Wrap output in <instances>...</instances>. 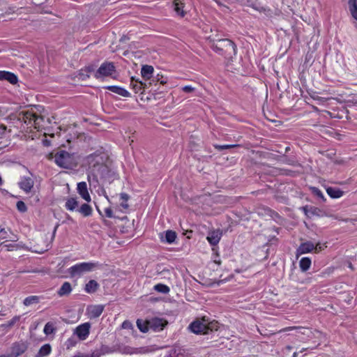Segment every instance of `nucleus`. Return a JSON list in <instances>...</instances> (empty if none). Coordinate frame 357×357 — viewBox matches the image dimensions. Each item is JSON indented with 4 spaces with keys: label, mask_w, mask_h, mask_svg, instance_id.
Masks as SVG:
<instances>
[{
    "label": "nucleus",
    "mask_w": 357,
    "mask_h": 357,
    "mask_svg": "<svg viewBox=\"0 0 357 357\" xmlns=\"http://www.w3.org/2000/svg\"><path fill=\"white\" fill-rule=\"evenodd\" d=\"M266 8H267V6H262L259 5V8H255V10H257L259 13H264V10H266Z\"/></svg>",
    "instance_id": "6e6d98bb"
},
{
    "label": "nucleus",
    "mask_w": 357,
    "mask_h": 357,
    "mask_svg": "<svg viewBox=\"0 0 357 357\" xmlns=\"http://www.w3.org/2000/svg\"><path fill=\"white\" fill-rule=\"evenodd\" d=\"M34 181L32 178L29 176H23L19 182L20 188L25 192H30L33 188Z\"/></svg>",
    "instance_id": "ddd939ff"
},
{
    "label": "nucleus",
    "mask_w": 357,
    "mask_h": 357,
    "mask_svg": "<svg viewBox=\"0 0 357 357\" xmlns=\"http://www.w3.org/2000/svg\"><path fill=\"white\" fill-rule=\"evenodd\" d=\"M264 15L268 17L272 18L273 16L279 15L280 11L278 9L272 10L269 7H267L264 11Z\"/></svg>",
    "instance_id": "72a5a7b5"
},
{
    "label": "nucleus",
    "mask_w": 357,
    "mask_h": 357,
    "mask_svg": "<svg viewBox=\"0 0 357 357\" xmlns=\"http://www.w3.org/2000/svg\"><path fill=\"white\" fill-rule=\"evenodd\" d=\"M28 348V343L26 341L14 342L8 353L0 355V357H18L23 354Z\"/></svg>",
    "instance_id": "0eeeda50"
},
{
    "label": "nucleus",
    "mask_w": 357,
    "mask_h": 357,
    "mask_svg": "<svg viewBox=\"0 0 357 357\" xmlns=\"http://www.w3.org/2000/svg\"><path fill=\"white\" fill-rule=\"evenodd\" d=\"M99 284L94 280H89L84 287V291L88 294L95 293L99 288Z\"/></svg>",
    "instance_id": "aec40b11"
},
{
    "label": "nucleus",
    "mask_w": 357,
    "mask_h": 357,
    "mask_svg": "<svg viewBox=\"0 0 357 357\" xmlns=\"http://www.w3.org/2000/svg\"><path fill=\"white\" fill-rule=\"evenodd\" d=\"M51 351L50 344H45L40 347L35 357H45L51 353Z\"/></svg>",
    "instance_id": "b1692460"
},
{
    "label": "nucleus",
    "mask_w": 357,
    "mask_h": 357,
    "mask_svg": "<svg viewBox=\"0 0 357 357\" xmlns=\"http://www.w3.org/2000/svg\"><path fill=\"white\" fill-rule=\"evenodd\" d=\"M311 191L312 192V194L315 196H317V197L320 198L322 202H326V198L324 196V194L322 193V192L318 188H316V187H312L311 188Z\"/></svg>",
    "instance_id": "58836bf2"
},
{
    "label": "nucleus",
    "mask_w": 357,
    "mask_h": 357,
    "mask_svg": "<svg viewBox=\"0 0 357 357\" xmlns=\"http://www.w3.org/2000/svg\"><path fill=\"white\" fill-rule=\"evenodd\" d=\"M97 351L98 352H100L101 354V355H102V354H112L114 352H116V349H110L107 346L102 345L101 347L100 351H98V350H97Z\"/></svg>",
    "instance_id": "37998d69"
},
{
    "label": "nucleus",
    "mask_w": 357,
    "mask_h": 357,
    "mask_svg": "<svg viewBox=\"0 0 357 357\" xmlns=\"http://www.w3.org/2000/svg\"><path fill=\"white\" fill-rule=\"evenodd\" d=\"M130 324L128 322V321H124L123 324H122V327L123 328H126L128 327V326L130 325Z\"/></svg>",
    "instance_id": "bf43d9fd"
},
{
    "label": "nucleus",
    "mask_w": 357,
    "mask_h": 357,
    "mask_svg": "<svg viewBox=\"0 0 357 357\" xmlns=\"http://www.w3.org/2000/svg\"><path fill=\"white\" fill-rule=\"evenodd\" d=\"M5 248L7 251H12L18 248L17 245L15 244H6L4 242L0 243V252Z\"/></svg>",
    "instance_id": "79ce46f5"
},
{
    "label": "nucleus",
    "mask_w": 357,
    "mask_h": 357,
    "mask_svg": "<svg viewBox=\"0 0 357 357\" xmlns=\"http://www.w3.org/2000/svg\"><path fill=\"white\" fill-rule=\"evenodd\" d=\"M77 211H79L84 217H87L92 214L93 209L91 206L88 204H83L79 208H77Z\"/></svg>",
    "instance_id": "bb28decb"
},
{
    "label": "nucleus",
    "mask_w": 357,
    "mask_h": 357,
    "mask_svg": "<svg viewBox=\"0 0 357 357\" xmlns=\"http://www.w3.org/2000/svg\"><path fill=\"white\" fill-rule=\"evenodd\" d=\"M93 158H94V155H90L89 156V160H91L92 159H93Z\"/></svg>",
    "instance_id": "69168bd1"
},
{
    "label": "nucleus",
    "mask_w": 357,
    "mask_h": 357,
    "mask_svg": "<svg viewBox=\"0 0 357 357\" xmlns=\"http://www.w3.org/2000/svg\"><path fill=\"white\" fill-rule=\"evenodd\" d=\"M310 218H312L314 216L324 217V215H326V212L318 207L310 206Z\"/></svg>",
    "instance_id": "cd10ccee"
},
{
    "label": "nucleus",
    "mask_w": 357,
    "mask_h": 357,
    "mask_svg": "<svg viewBox=\"0 0 357 357\" xmlns=\"http://www.w3.org/2000/svg\"><path fill=\"white\" fill-rule=\"evenodd\" d=\"M100 266L98 262H82L72 266L68 269V273L72 278L81 277L83 274L91 272Z\"/></svg>",
    "instance_id": "20e7f679"
},
{
    "label": "nucleus",
    "mask_w": 357,
    "mask_h": 357,
    "mask_svg": "<svg viewBox=\"0 0 357 357\" xmlns=\"http://www.w3.org/2000/svg\"><path fill=\"white\" fill-rule=\"evenodd\" d=\"M0 80H7L10 84H15L17 82V75L8 71H0Z\"/></svg>",
    "instance_id": "dca6fc26"
},
{
    "label": "nucleus",
    "mask_w": 357,
    "mask_h": 357,
    "mask_svg": "<svg viewBox=\"0 0 357 357\" xmlns=\"http://www.w3.org/2000/svg\"><path fill=\"white\" fill-rule=\"evenodd\" d=\"M57 227H58V225H56L54 229V231L52 232V234H51V236H50V239L48 242H47L45 243V245L44 248H41L38 250H36V252H38V253H43L45 252V251L48 250L50 248H51V245H52V243L54 239V237H55V234H56V229H57Z\"/></svg>",
    "instance_id": "4be33fe9"
},
{
    "label": "nucleus",
    "mask_w": 357,
    "mask_h": 357,
    "mask_svg": "<svg viewBox=\"0 0 357 357\" xmlns=\"http://www.w3.org/2000/svg\"><path fill=\"white\" fill-rule=\"evenodd\" d=\"M149 328H153L154 331H161L163 329L165 324L161 319H155L152 321H149Z\"/></svg>",
    "instance_id": "393cba45"
},
{
    "label": "nucleus",
    "mask_w": 357,
    "mask_h": 357,
    "mask_svg": "<svg viewBox=\"0 0 357 357\" xmlns=\"http://www.w3.org/2000/svg\"><path fill=\"white\" fill-rule=\"evenodd\" d=\"M79 206V202L77 200V198L71 197L66 200L65 204V207L67 210L73 211L75 210H77Z\"/></svg>",
    "instance_id": "412c9836"
},
{
    "label": "nucleus",
    "mask_w": 357,
    "mask_h": 357,
    "mask_svg": "<svg viewBox=\"0 0 357 357\" xmlns=\"http://www.w3.org/2000/svg\"><path fill=\"white\" fill-rule=\"evenodd\" d=\"M77 192L79 195L87 202H91V196L88 192L87 184L86 182L82 181L77 183Z\"/></svg>",
    "instance_id": "4468645a"
},
{
    "label": "nucleus",
    "mask_w": 357,
    "mask_h": 357,
    "mask_svg": "<svg viewBox=\"0 0 357 357\" xmlns=\"http://www.w3.org/2000/svg\"><path fill=\"white\" fill-rule=\"evenodd\" d=\"M9 238L8 231L4 228L0 227V241Z\"/></svg>",
    "instance_id": "49530a36"
},
{
    "label": "nucleus",
    "mask_w": 357,
    "mask_h": 357,
    "mask_svg": "<svg viewBox=\"0 0 357 357\" xmlns=\"http://www.w3.org/2000/svg\"><path fill=\"white\" fill-rule=\"evenodd\" d=\"M137 326L138 328L143 333L147 332L150 328L149 325L148 324V322H143L140 320H137Z\"/></svg>",
    "instance_id": "e433bc0d"
},
{
    "label": "nucleus",
    "mask_w": 357,
    "mask_h": 357,
    "mask_svg": "<svg viewBox=\"0 0 357 357\" xmlns=\"http://www.w3.org/2000/svg\"><path fill=\"white\" fill-rule=\"evenodd\" d=\"M281 161L283 163H286V164L289 165H295V161L293 159H290V158H287L285 155H283L282 156Z\"/></svg>",
    "instance_id": "a18cd8bd"
},
{
    "label": "nucleus",
    "mask_w": 357,
    "mask_h": 357,
    "mask_svg": "<svg viewBox=\"0 0 357 357\" xmlns=\"http://www.w3.org/2000/svg\"><path fill=\"white\" fill-rule=\"evenodd\" d=\"M10 238V240L11 241H17V238L15 236V237H13V238Z\"/></svg>",
    "instance_id": "680f3d73"
},
{
    "label": "nucleus",
    "mask_w": 357,
    "mask_h": 357,
    "mask_svg": "<svg viewBox=\"0 0 357 357\" xmlns=\"http://www.w3.org/2000/svg\"><path fill=\"white\" fill-rule=\"evenodd\" d=\"M40 299L37 296H30L24 298L23 303L26 306H29L32 304L38 303Z\"/></svg>",
    "instance_id": "7c9ffc66"
},
{
    "label": "nucleus",
    "mask_w": 357,
    "mask_h": 357,
    "mask_svg": "<svg viewBox=\"0 0 357 357\" xmlns=\"http://www.w3.org/2000/svg\"><path fill=\"white\" fill-rule=\"evenodd\" d=\"M132 86V88L135 89V92H138L142 89V82H136L135 84H131Z\"/></svg>",
    "instance_id": "8fccbe9b"
},
{
    "label": "nucleus",
    "mask_w": 357,
    "mask_h": 357,
    "mask_svg": "<svg viewBox=\"0 0 357 357\" xmlns=\"http://www.w3.org/2000/svg\"><path fill=\"white\" fill-rule=\"evenodd\" d=\"M221 236L222 231L220 229H217L210 231L206 238L211 245H216L219 243Z\"/></svg>",
    "instance_id": "2eb2a0df"
},
{
    "label": "nucleus",
    "mask_w": 357,
    "mask_h": 357,
    "mask_svg": "<svg viewBox=\"0 0 357 357\" xmlns=\"http://www.w3.org/2000/svg\"><path fill=\"white\" fill-rule=\"evenodd\" d=\"M259 5L260 4L258 3H252L250 5H249V6L255 10V8H259Z\"/></svg>",
    "instance_id": "13d9d810"
},
{
    "label": "nucleus",
    "mask_w": 357,
    "mask_h": 357,
    "mask_svg": "<svg viewBox=\"0 0 357 357\" xmlns=\"http://www.w3.org/2000/svg\"><path fill=\"white\" fill-rule=\"evenodd\" d=\"M310 205H305L300 208L308 218H310Z\"/></svg>",
    "instance_id": "de8ad7c7"
},
{
    "label": "nucleus",
    "mask_w": 357,
    "mask_h": 357,
    "mask_svg": "<svg viewBox=\"0 0 357 357\" xmlns=\"http://www.w3.org/2000/svg\"><path fill=\"white\" fill-rule=\"evenodd\" d=\"M56 331L54 325L52 322H47L44 327L43 332L45 335H51L54 333Z\"/></svg>",
    "instance_id": "2f4dec72"
},
{
    "label": "nucleus",
    "mask_w": 357,
    "mask_h": 357,
    "mask_svg": "<svg viewBox=\"0 0 357 357\" xmlns=\"http://www.w3.org/2000/svg\"><path fill=\"white\" fill-rule=\"evenodd\" d=\"M174 10L176 13H178V3L177 2V0H174Z\"/></svg>",
    "instance_id": "4d7b16f0"
},
{
    "label": "nucleus",
    "mask_w": 357,
    "mask_h": 357,
    "mask_svg": "<svg viewBox=\"0 0 357 357\" xmlns=\"http://www.w3.org/2000/svg\"><path fill=\"white\" fill-rule=\"evenodd\" d=\"M311 259L307 257L301 258L299 261V266L302 271H307L311 266Z\"/></svg>",
    "instance_id": "a878e982"
},
{
    "label": "nucleus",
    "mask_w": 357,
    "mask_h": 357,
    "mask_svg": "<svg viewBox=\"0 0 357 357\" xmlns=\"http://www.w3.org/2000/svg\"><path fill=\"white\" fill-rule=\"evenodd\" d=\"M93 172L96 176H99L100 178L104 179L109 178L110 174L112 173L109 167L103 163L94 165Z\"/></svg>",
    "instance_id": "9d476101"
},
{
    "label": "nucleus",
    "mask_w": 357,
    "mask_h": 357,
    "mask_svg": "<svg viewBox=\"0 0 357 357\" xmlns=\"http://www.w3.org/2000/svg\"><path fill=\"white\" fill-rule=\"evenodd\" d=\"M241 146L238 144H224V145H220V144H215L214 147L215 149L218 151H222L225 149H229L231 148H236V147H240Z\"/></svg>",
    "instance_id": "c9c22d12"
},
{
    "label": "nucleus",
    "mask_w": 357,
    "mask_h": 357,
    "mask_svg": "<svg viewBox=\"0 0 357 357\" xmlns=\"http://www.w3.org/2000/svg\"><path fill=\"white\" fill-rule=\"evenodd\" d=\"M176 238V233L172 230H168L165 233V241L169 243H173Z\"/></svg>",
    "instance_id": "473e14b6"
},
{
    "label": "nucleus",
    "mask_w": 357,
    "mask_h": 357,
    "mask_svg": "<svg viewBox=\"0 0 357 357\" xmlns=\"http://www.w3.org/2000/svg\"><path fill=\"white\" fill-rule=\"evenodd\" d=\"M91 324L86 322L79 325L74 331V333L80 340H85L89 335Z\"/></svg>",
    "instance_id": "1a4fd4ad"
},
{
    "label": "nucleus",
    "mask_w": 357,
    "mask_h": 357,
    "mask_svg": "<svg viewBox=\"0 0 357 357\" xmlns=\"http://www.w3.org/2000/svg\"><path fill=\"white\" fill-rule=\"evenodd\" d=\"M153 73V68L151 66L145 65L143 66L141 70L142 76L146 79H150L152 77Z\"/></svg>",
    "instance_id": "5701e85b"
},
{
    "label": "nucleus",
    "mask_w": 357,
    "mask_h": 357,
    "mask_svg": "<svg viewBox=\"0 0 357 357\" xmlns=\"http://www.w3.org/2000/svg\"><path fill=\"white\" fill-rule=\"evenodd\" d=\"M192 234V230H186L182 233V235L183 236H185L186 238L190 239L191 238Z\"/></svg>",
    "instance_id": "603ef678"
},
{
    "label": "nucleus",
    "mask_w": 357,
    "mask_h": 357,
    "mask_svg": "<svg viewBox=\"0 0 357 357\" xmlns=\"http://www.w3.org/2000/svg\"><path fill=\"white\" fill-rule=\"evenodd\" d=\"M31 1L35 5H40L45 2L46 0H31Z\"/></svg>",
    "instance_id": "5fc2aeb1"
},
{
    "label": "nucleus",
    "mask_w": 357,
    "mask_h": 357,
    "mask_svg": "<svg viewBox=\"0 0 357 357\" xmlns=\"http://www.w3.org/2000/svg\"><path fill=\"white\" fill-rule=\"evenodd\" d=\"M290 150H291L290 146H287V147L285 148V153H288Z\"/></svg>",
    "instance_id": "052dcab7"
},
{
    "label": "nucleus",
    "mask_w": 357,
    "mask_h": 357,
    "mask_svg": "<svg viewBox=\"0 0 357 357\" xmlns=\"http://www.w3.org/2000/svg\"><path fill=\"white\" fill-rule=\"evenodd\" d=\"M101 354L98 351H94L91 354H81L79 353L73 357H100Z\"/></svg>",
    "instance_id": "ea45409f"
},
{
    "label": "nucleus",
    "mask_w": 357,
    "mask_h": 357,
    "mask_svg": "<svg viewBox=\"0 0 357 357\" xmlns=\"http://www.w3.org/2000/svg\"><path fill=\"white\" fill-rule=\"evenodd\" d=\"M298 352H294L292 355V357H298Z\"/></svg>",
    "instance_id": "e2e57ef3"
},
{
    "label": "nucleus",
    "mask_w": 357,
    "mask_h": 357,
    "mask_svg": "<svg viewBox=\"0 0 357 357\" xmlns=\"http://www.w3.org/2000/svg\"><path fill=\"white\" fill-rule=\"evenodd\" d=\"M116 72V68L112 62H103L98 69L94 72L93 76L98 79L103 80L105 77L112 76Z\"/></svg>",
    "instance_id": "39448f33"
},
{
    "label": "nucleus",
    "mask_w": 357,
    "mask_h": 357,
    "mask_svg": "<svg viewBox=\"0 0 357 357\" xmlns=\"http://www.w3.org/2000/svg\"><path fill=\"white\" fill-rule=\"evenodd\" d=\"M107 89L118 95H120L123 97H129L130 96V93L124 88L118 86H109L107 87Z\"/></svg>",
    "instance_id": "a211bd4d"
},
{
    "label": "nucleus",
    "mask_w": 357,
    "mask_h": 357,
    "mask_svg": "<svg viewBox=\"0 0 357 357\" xmlns=\"http://www.w3.org/2000/svg\"><path fill=\"white\" fill-rule=\"evenodd\" d=\"M44 108L41 105H35L30 109L22 112L20 119L22 120L29 128L38 130L43 128L45 116L43 114Z\"/></svg>",
    "instance_id": "f03ea898"
},
{
    "label": "nucleus",
    "mask_w": 357,
    "mask_h": 357,
    "mask_svg": "<svg viewBox=\"0 0 357 357\" xmlns=\"http://www.w3.org/2000/svg\"><path fill=\"white\" fill-rule=\"evenodd\" d=\"M87 69H88V71H89V72H92V71H93V68H92V67H88V68H87Z\"/></svg>",
    "instance_id": "0e129e2a"
},
{
    "label": "nucleus",
    "mask_w": 357,
    "mask_h": 357,
    "mask_svg": "<svg viewBox=\"0 0 357 357\" xmlns=\"http://www.w3.org/2000/svg\"><path fill=\"white\" fill-rule=\"evenodd\" d=\"M215 324L213 322L207 324L199 320L192 321L188 327V328L195 334H208L209 331H212L214 329Z\"/></svg>",
    "instance_id": "423d86ee"
},
{
    "label": "nucleus",
    "mask_w": 357,
    "mask_h": 357,
    "mask_svg": "<svg viewBox=\"0 0 357 357\" xmlns=\"http://www.w3.org/2000/svg\"><path fill=\"white\" fill-rule=\"evenodd\" d=\"M102 305H91L86 307V313L90 319L99 317L104 310Z\"/></svg>",
    "instance_id": "9b49d317"
},
{
    "label": "nucleus",
    "mask_w": 357,
    "mask_h": 357,
    "mask_svg": "<svg viewBox=\"0 0 357 357\" xmlns=\"http://www.w3.org/2000/svg\"><path fill=\"white\" fill-rule=\"evenodd\" d=\"M314 248V244L311 241H306L305 243H302L296 249V257H298L301 255L309 253L313 251Z\"/></svg>",
    "instance_id": "f8f14e48"
},
{
    "label": "nucleus",
    "mask_w": 357,
    "mask_h": 357,
    "mask_svg": "<svg viewBox=\"0 0 357 357\" xmlns=\"http://www.w3.org/2000/svg\"><path fill=\"white\" fill-rule=\"evenodd\" d=\"M191 15L184 10L183 3L180 0V17H185L186 20H190Z\"/></svg>",
    "instance_id": "a19ab883"
},
{
    "label": "nucleus",
    "mask_w": 357,
    "mask_h": 357,
    "mask_svg": "<svg viewBox=\"0 0 357 357\" xmlns=\"http://www.w3.org/2000/svg\"><path fill=\"white\" fill-rule=\"evenodd\" d=\"M315 248L314 249V252L317 253L319 252L322 250V246L320 243H317V245H314Z\"/></svg>",
    "instance_id": "864d4df0"
},
{
    "label": "nucleus",
    "mask_w": 357,
    "mask_h": 357,
    "mask_svg": "<svg viewBox=\"0 0 357 357\" xmlns=\"http://www.w3.org/2000/svg\"><path fill=\"white\" fill-rule=\"evenodd\" d=\"M209 46L215 53L227 60H232L237 53L236 45L229 38H210Z\"/></svg>",
    "instance_id": "f257e3e1"
},
{
    "label": "nucleus",
    "mask_w": 357,
    "mask_h": 357,
    "mask_svg": "<svg viewBox=\"0 0 357 357\" xmlns=\"http://www.w3.org/2000/svg\"><path fill=\"white\" fill-rule=\"evenodd\" d=\"M180 87L182 92L185 93L190 94L192 96L196 94L197 89L192 85H181Z\"/></svg>",
    "instance_id": "c756f323"
},
{
    "label": "nucleus",
    "mask_w": 357,
    "mask_h": 357,
    "mask_svg": "<svg viewBox=\"0 0 357 357\" xmlns=\"http://www.w3.org/2000/svg\"><path fill=\"white\" fill-rule=\"evenodd\" d=\"M150 351H151V349L148 347L136 348L128 345H119L116 348V352L126 355L146 354Z\"/></svg>",
    "instance_id": "6e6552de"
},
{
    "label": "nucleus",
    "mask_w": 357,
    "mask_h": 357,
    "mask_svg": "<svg viewBox=\"0 0 357 357\" xmlns=\"http://www.w3.org/2000/svg\"><path fill=\"white\" fill-rule=\"evenodd\" d=\"M306 350H307V349H304V348H303V349H302V350L301 351V352H303V351H306Z\"/></svg>",
    "instance_id": "338daca9"
},
{
    "label": "nucleus",
    "mask_w": 357,
    "mask_h": 357,
    "mask_svg": "<svg viewBox=\"0 0 357 357\" xmlns=\"http://www.w3.org/2000/svg\"><path fill=\"white\" fill-rule=\"evenodd\" d=\"M17 208L20 212H25L27 210V207L24 202L18 201L16 204Z\"/></svg>",
    "instance_id": "c03bdc74"
},
{
    "label": "nucleus",
    "mask_w": 357,
    "mask_h": 357,
    "mask_svg": "<svg viewBox=\"0 0 357 357\" xmlns=\"http://www.w3.org/2000/svg\"><path fill=\"white\" fill-rule=\"evenodd\" d=\"M153 289L158 292L162 294H167L169 291V288L163 284H157L154 286Z\"/></svg>",
    "instance_id": "f704fd0d"
},
{
    "label": "nucleus",
    "mask_w": 357,
    "mask_h": 357,
    "mask_svg": "<svg viewBox=\"0 0 357 357\" xmlns=\"http://www.w3.org/2000/svg\"><path fill=\"white\" fill-rule=\"evenodd\" d=\"M51 156L54 160V162L60 167L65 169H73L77 165V157L73 153H69L65 150L57 151L53 156Z\"/></svg>",
    "instance_id": "7ed1b4c3"
},
{
    "label": "nucleus",
    "mask_w": 357,
    "mask_h": 357,
    "mask_svg": "<svg viewBox=\"0 0 357 357\" xmlns=\"http://www.w3.org/2000/svg\"><path fill=\"white\" fill-rule=\"evenodd\" d=\"M326 190L328 196L332 199H338L344 195L343 190L335 187H327Z\"/></svg>",
    "instance_id": "f3484780"
},
{
    "label": "nucleus",
    "mask_w": 357,
    "mask_h": 357,
    "mask_svg": "<svg viewBox=\"0 0 357 357\" xmlns=\"http://www.w3.org/2000/svg\"><path fill=\"white\" fill-rule=\"evenodd\" d=\"M20 319V316H15L13 317L8 323V326H13L15 323L19 321Z\"/></svg>",
    "instance_id": "09e8293b"
},
{
    "label": "nucleus",
    "mask_w": 357,
    "mask_h": 357,
    "mask_svg": "<svg viewBox=\"0 0 357 357\" xmlns=\"http://www.w3.org/2000/svg\"><path fill=\"white\" fill-rule=\"evenodd\" d=\"M72 290L70 283L69 282H65L57 291V294L59 296H68L71 293Z\"/></svg>",
    "instance_id": "6ab92c4d"
},
{
    "label": "nucleus",
    "mask_w": 357,
    "mask_h": 357,
    "mask_svg": "<svg viewBox=\"0 0 357 357\" xmlns=\"http://www.w3.org/2000/svg\"><path fill=\"white\" fill-rule=\"evenodd\" d=\"M348 3L351 16L357 20V0H349Z\"/></svg>",
    "instance_id": "c85d7f7f"
},
{
    "label": "nucleus",
    "mask_w": 357,
    "mask_h": 357,
    "mask_svg": "<svg viewBox=\"0 0 357 357\" xmlns=\"http://www.w3.org/2000/svg\"><path fill=\"white\" fill-rule=\"evenodd\" d=\"M120 198H121V200L122 201L121 202V206L125 209H127L128 208V204L127 203V202L129 199L128 195L126 193H123V192L121 193Z\"/></svg>",
    "instance_id": "4c0bfd02"
},
{
    "label": "nucleus",
    "mask_w": 357,
    "mask_h": 357,
    "mask_svg": "<svg viewBox=\"0 0 357 357\" xmlns=\"http://www.w3.org/2000/svg\"><path fill=\"white\" fill-rule=\"evenodd\" d=\"M105 213L107 218H113V211L111 208H105Z\"/></svg>",
    "instance_id": "3c124183"
}]
</instances>
